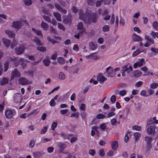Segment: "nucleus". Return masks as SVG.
Wrapping results in <instances>:
<instances>
[{"instance_id": "f257e3e1", "label": "nucleus", "mask_w": 158, "mask_h": 158, "mask_svg": "<svg viewBox=\"0 0 158 158\" xmlns=\"http://www.w3.org/2000/svg\"><path fill=\"white\" fill-rule=\"evenodd\" d=\"M79 18L85 23L90 25L92 22L95 23L98 18V15L95 13L90 14L88 12L83 13L81 10H79Z\"/></svg>"}, {"instance_id": "f03ea898", "label": "nucleus", "mask_w": 158, "mask_h": 158, "mask_svg": "<svg viewBox=\"0 0 158 158\" xmlns=\"http://www.w3.org/2000/svg\"><path fill=\"white\" fill-rule=\"evenodd\" d=\"M22 25L23 24L21 21H18L13 22L12 26L13 28H15L16 31H18L21 28Z\"/></svg>"}, {"instance_id": "7ed1b4c3", "label": "nucleus", "mask_w": 158, "mask_h": 158, "mask_svg": "<svg viewBox=\"0 0 158 158\" xmlns=\"http://www.w3.org/2000/svg\"><path fill=\"white\" fill-rule=\"evenodd\" d=\"M14 101L16 103H19L21 102L22 96L21 94L18 93L15 94L13 97Z\"/></svg>"}, {"instance_id": "20e7f679", "label": "nucleus", "mask_w": 158, "mask_h": 158, "mask_svg": "<svg viewBox=\"0 0 158 158\" xmlns=\"http://www.w3.org/2000/svg\"><path fill=\"white\" fill-rule=\"evenodd\" d=\"M106 74L108 77H112L115 75L113 68L110 66L106 69Z\"/></svg>"}, {"instance_id": "39448f33", "label": "nucleus", "mask_w": 158, "mask_h": 158, "mask_svg": "<svg viewBox=\"0 0 158 158\" xmlns=\"http://www.w3.org/2000/svg\"><path fill=\"white\" fill-rule=\"evenodd\" d=\"M21 76V74L17 69H15L12 72L11 75V79L13 80L15 78Z\"/></svg>"}, {"instance_id": "423d86ee", "label": "nucleus", "mask_w": 158, "mask_h": 158, "mask_svg": "<svg viewBox=\"0 0 158 158\" xmlns=\"http://www.w3.org/2000/svg\"><path fill=\"white\" fill-rule=\"evenodd\" d=\"M122 70L124 72H126L127 73H129L132 71L133 68L132 66L130 65V64L127 63L123 67Z\"/></svg>"}, {"instance_id": "0eeeda50", "label": "nucleus", "mask_w": 158, "mask_h": 158, "mask_svg": "<svg viewBox=\"0 0 158 158\" xmlns=\"http://www.w3.org/2000/svg\"><path fill=\"white\" fill-rule=\"evenodd\" d=\"M25 50L24 46L23 45H20L18 48L15 49L16 53L17 55H19L22 54Z\"/></svg>"}, {"instance_id": "6e6552de", "label": "nucleus", "mask_w": 158, "mask_h": 158, "mask_svg": "<svg viewBox=\"0 0 158 158\" xmlns=\"http://www.w3.org/2000/svg\"><path fill=\"white\" fill-rule=\"evenodd\" d=\"M15 111L10 110H6L5 112V115L6 117L7 118H11L13 115Z\"/></svg>"}, {"instance_id": "1a4fd4ad", "label": "nucleus", "mask_w": 158, "mask_h": 158, "mask_svg": "<svg viewBox=\"0 0 158 158\" xmlns=\"http://www.w3.org/2000/svg\"><path fill=\"white\" fill-rule=\"evenodd\" d=\"M144 60L143 59H141L138 62L135 63L133 65V67L135 69H136L138 67H140L142 66L144 62Z\"/></svg>"}, {"instance_id": "9d476101", "label": "nucleus", "mask_w": 158, "mask_h": 158, "mask_svg": "<svg viewBox=\"0 0 158 158\" xmlns=\"http://www.w3.org/2000/svg\"><path fill=\"white\" fill-rule=\"evenodd\" d=\"M19 83L20 84L24 85L28 84V80L25 78L22 77L19 79Z\"/></svg>"}, {"instance_id": "9b49d317", "label": "nucleus", "mask_w": 158, "mask_h": 158, "mask_svg": "<svg viewBox=\"0 0 158 158\" xmlns=\"http://www.w3.org/2000/svg\"><path fill=\"white\" fill-rule=\"evenodd\" d=\"M55 6L56 9L60 11V12L64 14H65L66 13L67 11L66 10L63 9L62 7H61L58 4H57V3H55Z\"/></svg>"}, {"instance_id": "f8f14e48", "label": "nucleus", "mask_w": 158, "mask_h": 158, "mask_svg": "<svg viewBox=\"0 0 158 158\" xmlns=\"http://www.w3.org/2000/svg\"><path fill=\"white\" fill-rule=\"evenodd\" d=\"M97 80L101 83H102L106 80V78L102 76L101 74H100L99 75L97 76Z\"/></svg>"}, {"instance_id": "ddd939ff", "label": "nucleus", "mask_w": 158, "mask_h": 158, "mask_svg": "<svg viewBox=\"0 0 158 158\" xmlns=\"http://www.w3.org/2000/svg\"><path fill=\"white\" fill-rule=\"evenodd\" d=\"M155 128L152 126H149L147 129V132L149 134H153L155 132Z\"/></svg>"}, {"instance_id": "4468645a", "label": "nucleus", "mask_w": 158, "mask_h": 158, "mask_svg": "<svg viewBox=\"0 0 158 158\" xmlns=\"http://www.w3.org/2000/svg\"><path fill=\"white\" fill-rule=\"evenodd\" d=\"M132 38L133 40L135 41H139L142 40V38L140 36L134 34L132 35Z\"/></svg>"}, {"instance_id": "2eb2a0df", "label": "nucleus", "mask_w": 158, "mask_h": 158, "mask_svg": "<svg viewBox=\"0 0 158 158\" xmlns=\"http://www.w3.org/2000/svg\"><path fill=\"white\" fill-rule=\"evenodd\" d=\"M89 45L90 48L92 50H95L98 48L97 45H95L94 43L92 42L89 43Z\"/></svg>"}, {"instance_id": "dca6fc26", "label": "nucleus", "mask_w": 158, "mask_h": 158, "mask_svg": "<svg viewBox=\"0 0 158 158\" xmlns=\"http://www.w3.org/2000/svg\"><path fill=\"white\" fill-rule=\"evenodd\" d=\"M134 76L135 77H138L140 76L142 74V73L139 70H136L133 72Z\"/></svg>"}, {"instance_id": "f3484780", "label": "nucleus", "mask_w": 158, "mask_h": 158, "mask_svg": "<svg viewBox=\"0 0 158 158\" xmlns=\"http://www.w3.org/2000/svg\"><path fill=\"white\" fill-rule=\"evenodd\" d=\"M53 14L57 21L59 22L61 21V16L60 13L56 12H54Z\"/></svg>"}, {"instance_id": "a211bd4d", "label": "nucleus", "mask_w": 158, "mask_h": 158, "mask_svg": "<svg viewBox=\"0 0 158 158\" xmlns=\"http://www.w3.org/2000/svg\"><path fill=\"white\" fill-rule=\"evenodd\" d=\"M97 52H95L91 54L90 55L88 56H85V57L87 59L90 58L91 57H93V59L94 60H97L98 59L97 56L95 55Z\"/></svg>"}, {"instance_id": "6ab92c4d", "label": "nucleus", "mask_w": 158, "mask_h": 158, "mask_svg": "<svg viewBox=\"0 0 158 158\" xmlns=\"http://www.w3.org/2000/svg\"><path fill=\"white\" fill-rule=\"evenodd\" d=\"M3 42L5 46L8 48L10 44V40L6 39H4L3 40Z\"/></svg>"}, {"instance_id": "aec40b11", "label": "nucleus", "mask_w": 158, "mask_h": 158, "mask_svg": "<svg viewBox=\"0 0 158 158\" xmlns=\"http://www.w3.org/2000/svg\"><path fill=\"white\" fill-rule=\"evenodd\" d=\"M41 26V27L45 31L48 30L49 27L47 23L44 22L43 21H42V22Z\"/></svg>"}, {"instance_id": "412c9836", "label": "nucleus", "mask_w": 158, "mask_h": 158, "mask_svg": "<svg viewBox=\"0 0 158 158\" xmlns=\"http://www.w3.org/2000/svg\"><path fill=\"white\" fill-rule=\"evenodd\" d=\"M0 84L2 85H3L8 82L9 80L8 78L6 77H3L2 80L0 81Z\"/></svg>"}, {"instance_id": "4be33fe9", "label": "nucleus", "mask_w": 158, "mask_h": 158, "mask_svg": "<svg viewBox=\"0 0 158 158\" xmlns=\"http://www.w3.org/2000/svg\"><path fill=\"white\" fill-rule=\"evenodd\" d=\"M5 32L9 37L14 38L15 34L12 31L7 30L5 31Z\"/></svg>"}, {"instance_id": "5701e85b", "label": "nucleus", "mask_w": 158, "mask_h": 158, "mask_svg": "<svg viewBox=\"0 0 158 158\" xmlns=\"http://www.w3.org/2000/svg\"><path fill=\"white\" fill-rule=\"evenodd\" d=\"M33 41L35 42L36 45L38 46H42V44L40 40L38 38H35L32 40Z\"/></svg>"}, {"instance_id": "b1692460", "label": "nucleus", "mask_w": 158, "mask_h": 158, "mask_svg": "<svg viewBox=\"0 0 158 158\" xmlns=\"http://www.w3.org/2000/svg\"><path fill=\"white\" fill-rule=\"evenodd\" d=\"M111 146L112 149L114 150H116L118 146L117 141H114L112 142L111 144Z\"/></svg>"}, {"instance_id": "393cba45", "label": "nucleus", "mask_w": 158, "mask_h": 158, "mask_svg": "<svg viewBox=\"0 0 158 158\" xmlns=\"http://www.w3.org/2000/svg\"><path fill=\"white\" fill-rule=\"evenodd\" d=\"M58 146L60 149V151L61 152L66 147V144L63 143H60L59 144Z\"/></svg>"}, {"instance_id": "a878e982", "label": "nucleus", "mask_w": 158, "mask_h": 158, "mask_svg": "<svg viewBox=\"0 0 158 158\" xmlns=\"http://www.w3.org/2000/svg\"><path fill=\"white\" fill-rule=\"evenodd\" d=\"M38 112L36 110H34L29 113L28 114H26V117H27L30 116L32 115H35L38 113Z\"/></svg>"}, {"instance_id": "bb28decb", "label": "nucleus", "mask_w": 158, "mask_h": 158, "mask_svg": "<svg viewBox=\"0 0 158 158\" xmlns=\"http://www.w3.org/2000/svg\"><path fill=\"white\" fill-rule=\"evenodd\" d=\"M78 29L84 31L85 30V28L83 26V24L82 22L79 23L77 26Z\"/></svg>"}, {"instance_id": "cd10ccee", "label": "nucleus", "mask_w": 158, "mask_h": 158, "mask_svg": "<svg viewBox=\"0 0 158 158\" xmlns=\"http://www.w3.org/2000/svg\"><path fill=\"white\" fill-rule=\"evenodd\" d=\"M85 33L88 35V36L89 37H92L95 34V31L94 30L92 29L90 32H86Z\"/></svg>"}, {"instance_id": "c85d7f7f", "label": "nucleus", "mask_w": 158, "mask_h": 158, "mask_svg": "<svg viewBox=\"0 0 158 158\" xmlns=\"http://www.w3.org/2000/svg\"><path fill=\"white\" fill-rule=\"evenodd\" d=\"M65 75L63 72H60L59 74V78L61 80H63L65 78Z\"/></svg>"}, {"instance_id": "c756f323", "label": "nucleus", "mask_w": 158, "mask_h": 158, "mask_svg": "<svg viewBox=\"0 0 158 158\" xmlns=\"http://www.w3.org/2000/svg\"><path fill=\"white\" fill-rule=\"evenodd\" d=\"M32 30L37 35H42V33L41 31L36 30L33 28H32Z\"/></svg>"}, {"instance_id": "7c9ffc66", "label": "nucleus", "mask_w": 158, "mask_h": 158, "mask_svg": "<svg viewBox=\"0 0 158 158\" xmlns=\"http://www.w3.org/2000/svg\"><path fill=\"white\" fill-rule=\"evenodd\" d=\"M134 135L135 138V140L136 141L138 140L141 135L139 133L136 132L134 133Z\"/></svg>"}, {"instance_id": "2f4dec72", "label": "nucleus", "mask_w": 158, "mask_h": 158, "mask_svg": "<svg viewBox=\"0 0 158 158\" xmlns=\"http://www.w3.org/2000/svg\"><path fill=\"white\" fill-rule=\"evenodd\" d=\"M9 64V62L8 61H6L4 64V71L5 72H6L8 69V66Z\"/></svg>"}, {"instance_id": "473e14b6", "label": "nucleus", "mask_w": 158, "mask_h": 158, "mask_svg": "<svg viewBox=\"0 0 158 158\" xmlns=\"http://www.w3.org/2000/svg\"><path fill=\"white\" fill-rule=\"evenodd\" d=\"M43 62L45 66H48L49 65L50 61L49 59H44L43 60Z\"/></svg>"}, {"instance_id": "72a5a7b5", "label": "nucleus", "mask_w": 158, "mask_h": 158, "mask_svg": "<svg viewBox=\"0 0 158 158\" xmlns=\"http://www.w3.org/2000/svg\"><path fill=\"white\" fill-rule=\"evenodd\" d=\"M57 61L59 63L63 64L64 63L65 60L63 57H58Z\"/></svg>"}, {"instance_id": "f704fd0d", "label": "nucleus", "mask_w": 158, "mask_h": 158, "mask_svg": "<svg viewBox=\"0 0 158 158\" xmlns=\"http://www.w3.org/2000/svg\"><path fill=\"white\" fill-rule=\"evenodd\" d=\"M152 140V138L151 137L146 136L145 137V140L148 143H150Z\"/></svg>"}, {"instance_id": "c9c22d12", "label": "nucleus", "mask_w": 158, "mask_h": 158, "mask_svg": "<svg viewBox=\"0 0 158 158\" xmlns=\"http://www.w3.org/2000/svg\"><path fill=\"white\" fill-rule=\"evenodd\" d=\"M43 17L44 19L48 23H51V19H50V17H49L48 16L46 15H44L43 16Z\"/></svg>"}, {"instance_id": "e433bc0d", "label": "nucleus", "mask_w": 158, "mask_h": 158, "mask_svg": "<svg viewBox=\"0 0 158 158\" xmlns=\"http://www.w3.org/2000/svg\"><path fill=\"white\" fill-rule=\"evenodd\" d=\"M24 73L26 74L27 76H30L31 77H32L33 76V72L32 70H28L25 71Z\"/></svg>"}, {"instance_id": "4c0bfd02", "label": "nucleus", "mask_w": 158, "mask_h": 158, "mask_svg": "<svg viewBox=\"0 0 158 158\" xmlns=\"http://www.w3.org/2000/svg\"><path fill=\"white\" fill-rule=\"evenodd\" d=\"M145 38L148 41L150 42L152 44H154V40L150 38L148 35H146L145 36Z\"/></svg>"}, {"instance_id": "58836bf2", "label": "nucleus", "mask_w": 158, "mask_h": 158, "mask_svg": "<svg viewBox=\"0 0 158 158\" xmlns=\"http://www.w3.org/2000/svg\"><path fill=\"white\" fill-rule=\"evenodd\" d=\"M17 60V58L14 56L13 57H8L7 58V61H9L10 62H15V61Z\"/></svg>"}, {"instance_id": "ea45409f", "label": "nucleus", "mask_w": 158, "mask_h": 158, "mask_svg": "<svg viewBox=\"0 0 158 158\" xmlns=\"http://www.w3.org/2000/svg\"><path fill=\"white\" fill-rule=\"evenodd\" d=\"M96 0H87L88 4L90 6H92L94 4Z\"/></svg>"}, {"instance_id": "a19ab883", "label": "nucleus", "mask_w": 158, "mask_h": 158, "mask_svg": "<svg viewBox=\"0 0 158 158\" xmlns=\"http://www.w3.org/2000/svg\"><path fill=\"white\" fill-rule=\"evenodd\" d=\"M48 127L45 126L40 131V133L41 134H45L47 131Z\"/></svg>"}, {"instance_id": "79ce46f5", "label": "nucleus", "mask_w": 158, "mask_h": 158, "mask_svg": "<svg viewBox=\"0 0 158 158\" xmlns=\"http://www.w3.org/2000/svg\"><path fill=\"white\" fill-rule=\"evenodd\" d=\"M106 116L103 114H98L96 116V118L98 119H103L105 118Z\"/></svg>"}, {"instance_id": "37998d69", "label": "nucleus", "mask_w": 158, "mask_h": 158, "mask_svg": "<svg viewBox=\"0 0 158 158\" xmlns=\"http://www.w3.org/2000/svg\"><path fill=\"white\" fill-rule=\"evenodd\" d=\"M17 44V42L15 40H13V42L11 43L10 46V48H13L15 47Z\"/></svg>"}, {"instance_id": "c03bdc74", "label": "nucleus", "mask_w": 158, "mask_h": 158, "mask_svg": "<svg viewBox=\"0 0 158 158\" xmlns=\"http://www.w3.org/2000/svg\"><path fill=\"white\" fill-rule=\"evenodd\" d=\"M25 4L27 6H29L32 4L31 0H23Z\"/></svg>"}, {"instance_id": "a18cd8bd", "label": "nucleus", "mask_w": 158, "mask_h": 158, "mask_svg": "<svg viewBox=\"0 0 158 158\" xmlns=\"http://www.w3.org/2000/svg\"><path fill=\"white\" fill-rule=\"evenodd\" d=\"M37 50L42 52H44L46 50V48L45 47H40L37 48Z\"/></svg>"}, {"instance_id": "49530a36", "label": "nucleus", "mask_w": 158, "mask_h": 158, "mask_svg": "<svg viewBox=\"0 0 158 158\" xmlns=\"http://www.w3.org/2000/svg\"><path fill=\"white\" fill-rule=\"evenodd\" d=\"M70 117H75L76 118H78L79 117V114L78 112L74 113L72 114Z\"/></svg>"}, {"instance_id": "de8ad7c7", "label": "nucleus", "mask_w": 158, "mask_h": 158, "mask_svg": "<svg viewBox=\"0 0 158 158\" xmlns=\"http://www.w3.org/2000/svg\"><path fill=\"white\" fill-rule=\"evenodd\" d=\"M110 100L112 103H114L116 101V97L115 95H113L110 98Z\"/></svg>"}, {"instance_id": "09e8293b", "label": "nucleus", "mask_w": 158, "mask_h": 158, "mask_svg": "<svg viewBox=\"0 0 158 158\" xmlns=\"http://www.w3.org/2000/svg\"><path fill=\"white\" fill-rule=\"evenodd\" d=\"M111 124L114 126H116L117 125V122L116 119L113 118L111 120Z\"/></svg>"}, {"instance_id": "8fccbe9b", "label": "nucleus", "mask_w": 158, "mask_h": 158, "mask_svg": "<svg viewBox=\"0 0 158 158\" xmlns=\"http://www.w3.org/2000/svg\"><path fill=\"white\" fill-rule=\"evenodd\" d=\"M119 94L121 96H124L127 93V91L125 90H123L119 91Z\"/></svg>"}, {"instance_id": "3c124183", "label": "nucleus", "mask_w": 158, "mask_h": 158, "mask_svg": "<svg viewBox=\"0 0 158 158\" xmlns=\"http://www.w3.org/2000/svg\"><path fill=\"white\" fill-rule=\"evenodd\" d=\"M110 26L108 25H105L103 27V31L104 32L109 31Z\"/></svg>"}, {"instance_id": "603ef678", "label": "nucleus", "mask_w": 158, "mask_h": 158, "mask_svg": "<svg viewBox=\"0 0 158 158\" xmlns=\"http://www.w3.org/2000/svg\"><path fill=\"white\" fill-rule=\"evenodd\" d=\"M132 128L134 130H135L137 131H140L141 130V127L140 126L134 125L133 126Z\"/></svg>"}, {"instance_id": "864d4df0", "label": "nucleus", "mask_w": 158, "mask_h": 158, "mask_svg": "<svg viewBox=\"0 0 158 158\" xmlns=\"http://www.w3.org/2000/svg\"><path fill=\"white\" fill-rule=\"evenodd\" d=\"M57 125V122H54L52 123L51 126V127L52 130L54 131V130L55 128L56 127Z\"/></svg>"}, {"instance_id": "5fc2aeb1", "label": "nucleus", "mask_w": 158, "mask_h": 158, "mask_svg": "<svg viewBox=\"0 0 158 158\" xmlns=\"http://www.w3.org/2000/svg\"><path fill=\"white\" fill-rule=\"evenodd\" d=\"M115 113L113 112H109L106 115V117L107 118H109L111 116H114L115 115Z\"/></svg>"}, {"instance_id": "6e6d98bb", "label": "nucleus", "mask_w": 158, "mask_h": 158, "mask_svg": "<svg viewBox=\"0 0 158 158\" xmlns=\"http://www.w3.org/2000/svg\"><path fill=\"white\" fill-rule=\"evenodd\" d=\"M140 52L139 50H137L133 53L132 56H135L139 54Z\"/></svg>"}, {"instance_id": "4d7b16f0", "label": "nucleus", "mask_w": 158, "mask_h": 158, "mask_svg": "<svg viewBox=\"0 0 158 158\" xmlns=\"http://www.w3.org/2000/svg\"><path fill=\"white\" fill-rule=\"evenodd\" d=\"M58 27L60 29L63 31H64L65 30V27L61 24L58 23Z\"/></svg>"}, {"instance_id": "13d9d810", "label": "nucleus", "mask_w": 158, "mask_h": 158, "mask_svg": "<svg viewBox=\"0 0 158 158\" xmlns=\"http://www.w3.org/2000/svg\"><path fill=\"white\" fill-rule=\"evenodd\" d=\"M114 14H112L111 15V18L110 20V23L111 24H113L114 21Z\"/></svg>"}, {"instance_id": "bf43d9fd", "label": "nucleus", "mask_w": 158, "mask_h": 158, "mask_svg": "<svg viewBox=\"0 0 158 158\" xmlns=\"http://www.w3.org/2000/svg\"><path fill=\"white\" fill-rule=\"evenodd\" d=\"M49 31L51 33H54L55 34L56 33V30L52 27L50 26Z\"/></svg>"}, {"instance_id": "052dcab7", "label": "nucleus", "mask_w": 158, "mask_h": 158, "mask_svg": "<svg viewBox=\"0 0 158 158\" xmlns=\"http://www.w3.org/2000/svg\"><path fill=\"white\" fill-rule=\"evenodd\" d=\"M49 104L50 105L52 106H54L55 105L56 103L53 99H52L49 102Z\"/></svg>"}, {"instance_id": "680f3d73", "label": "nucleus", "mask_w": 158, "mask_h": 158, "mask_svg": "<svg viewBox=\"0 0 158 158\" xmlns=\"http://www.w3.org/2000/svg\"><path fill=\"white\" fill-rule=\"evenodd\" d=\"M143 84V82L141 81H139L136 82L135 84V86L137 87H139L141 86Z\"/></svg>"}, {"instance_id": "e2e57ef3", "label": "nucleus", "mask_w": 158, "mask_h": 158, "mask_svg": "<svg viewBox=\"0 0 158 158\" xmlns=\"http://www.w3.org/2000/svg\"><path fill=\"white\" fill-rule=\"evenodd\" d=\"M153 26L156 29L158 30V23L156 22H154L153 23Z\"/></svg>"}, {"instance_id": "0e129e2a", "label": "nucleus", "mask_w": 158, "mask_h": 158, "mask_svg": "<svg viewBox=\"0 0 158 158\" xmlns=\"http://www.w3.org/2000/svg\"><path fill=\"white\" fill-rule=\"evenodd\" d=\"M140 95L144 97H147L148 96V95L146 94V91L145 90H142L140 93Z\"/></svg>"}, {"instance_id": "69168bd1", "label": "nucleus", "mask_w": 158, "mask_h": 158, "mask_svg": "<svg viewBox=\"0 0 158 158\" xmlns=\"http://www.w3.org/2000/svg\"><path fill=\"white\" fill-rule=\"evenodd\" d=\"M99 155L101 156H103L105 155V153L103 149H101L99 152Z\"/></svg>"}, {"instance_id": "338daca9", "label": "nucleus", "mask_w": 158, "mask_h": 158, "mask_svg": "<svg viewBox=\"0 0 158 158\" xmlns=\"http://www.w3.org/2000/svg\"><path fill=\"white\" fill-rule=\"evenodd\" d=\"M158 86V84L157 83H153L151 84V87L152 89H155Z\"/></svg>"}, {"instance_id": "774afa93", "label": "nucleus", "mask_w": 158, "mask_h": 158, "mask_svg": "<svg viewBox=\"0 0 158 158\" xmlns=\"http://www.w3.org/2000/svg\"><path fill=\"white\" fill-rule=\"evenodd\" d=\"M151 51L155 53H158V49L156 48H152L151 49Z\"/></svg>"}]
</instances>
